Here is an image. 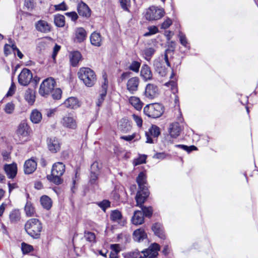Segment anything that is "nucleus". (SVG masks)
I'll return each mask as SVG.
<instances>
[{"instance_id":"f257e3e1","label":"nucleus","mask_w":258,"mask_h":258,"mask_svg":"<svg viewBox=\"0 0 258 258\" xmlns=\"http://www.w3.org/2000/svg\"><path fill=\"white\" fill-rule=\"evenodd\" d=\"M170 51L169 49H166L164 54L160 55L153 61L155 72L161 77L166 75L168 72V68L170 67L168 56V53Z\"/></svg>"},{"instance_id":"f03ea898","label":"nucleus","mask_w":258,"mask_h":258,"mask_svg":"<svg viewBox=\"0 0 258 258\" xmlns=\"http://www.w3.org/2000/svg\"><path fill=\"white\" fill-rule=\"evenodd\" d=\"M26 232L34 238H39L42 229L41 221L37 218H31L28 220L25 225Z\"/></svg>"},{"instance_id":"7ed1b4c3","label":"nucleus","mask_w":258,"mask_h":258,"mask_svg":"<svg viewBox=\"0 0 258 258\" xmlns=\"http://www.w3.org/2000/svg\"><path fill=\"white\" fill-rule=\"evenodd\" d=\"M78 75L79 78L87 87L93 86L96 82V75L94 72L90 68H81L78 73Z\"/></svg>"},{"instance_id":"20e7f679","label":"nucleus","mask_w":258,"mask_h":258,"mask_svg":"<svg viewBox=\"0 0 258 258\" xmlns=\"http://www.w3.org/2000/svg\"><path fill=\"white\" fill-rule=\"evenodd\" d=\"M65 171V165L62 162H57L52 166L51 175H48L47 178L53 183L59 184L61 182L60 177Z\"/></svg>"},{"instance_id":"39448f33","label":"nucleus","mask_w":258,"mask_h":258,"mask_svg":"<svg viewBox=\"0 0 258 258\" xmlns=\"http://www.w3.org/2000/svg\"><path fill=\"white\" fill-rule=\"evenodd\" d=\"M30 129L26 123L23 122L19 124L17 135L18 139H16L18 144H24L30 140Z\"/></svg>"},{"instance_id":"423d86ee","label":"nucleus","mask_w":258,"mask_h":258,"mask_svg":"<svg viewBox=\"0 0 258 258\" xmlns=\"http://www.w3.org/2000/svg\"><path fill=\"white\" fill-rule=\"evenodd\" d=\"M56 82L52 77L48 78L41 83L39 89V93L43 97H47L53 90Z\"/></svg>"},{"instance_id":"0eeeda50","label":"nucleus","mask_w":258,"mask_h":258,"mask_svg":"<svg viewBox=\"0 0 258 258\" xmlns=\"http://www.w3.org/2000/svg\"><path fill=\"white\" fill-rule=\"evenodd\" d=\"M164 13L163 9L151 6L146 10L145 17L148 21L157 20L163 17Z\"/></svg>"},{"instance_id":"6e6552de","label":"nucleus","mask_w":258,"mask_h":258,"mask_svg":"<svg viewBox=\"0 0 258 258\" xmlns=\"http://www.w3.org/2000/svg\"><path fill=\"white\" fill-rule=\"evenodd\" d=\"M61 124L64 128L75 130L77 128V122L76 118L71 114L64 116L61 121Z\"/></svg>"},{"instance_id":"1a4fd4ad","label":"nucleus","mask_w":258,"mask_h":258,"mask_svg":"<svg viewBox=\"0 0 258 258\" xmlns=\"http://www.w3.org/2000/svg\"><path fill=\"white\" fill-rule=\"evenodd\" d=\"M160 249V245L157 243H154L148 248L142 250L141 253L143 254L145 258H158V252Z\"/></svg>"},{"instance_id":"9d476101","label":"nucleus","mask_w":258,"mask_h":258,"mask_svg":"<svg viewBox=\"0 0 258 258\" xmlns=\"http://www.w3.org/2000/svg\"><path fill=\"white\" fill-rule=\"evenodd\" d=\"M147 109L149 112L147 115L152 118L160 117L164 112L162 105L159 103L151 104Z\"/></svg>"},{"instance_id":"9b49d317","label":"nucleus","mask_w":258,"mask_h":258,"mask_svg":"<svg viewBox=\"0 0 258 258\" xmlns=\"http://www.w3.org/2000/svg\"><path fill=\"white\" fill-rule=\"evenodd\" d=\"M32 78L31 72L29 69L25 68L18 76V82L22 86H27L30 83Z\"/></svg>"},{"instance_id":"f8f14e48","label":"nucleus","mask_w":258,"mask_h":258,"mask_svg":"<svg viewBox=\"0 0 258 258\" xmlns=\"http://www.w3.org/2000/svg\"><path fill=\"white\" fill-rule=\"evenodd\" d=\"M160 135V128L155 125H152L151 127L149 129L148 131L146 132L145 133L146 138V143L149 144L154 143V140L152 138V137L153 138H158Z\"/></svg>"},{"instance_id":"ddd939ff","label":"nucleus","mask_w":258,"mask_h":258,"mask_svg":"<svg viewBox=\"0 0 258 258\" xmlns=\"http://www.w3.org/2000/svg\"><path fill=\"white\" fill-rule=\"evenodd\" d=\"M140 190L136 196L137 206L142 205L149 195V191L146 185L140 187Z\"/></svg>"},{"instance_id":"4468645a","label":"nucleus","mask_w":258,"mask_h":258,"mask_svg":"<svg viewBox=\"0 0 258 258\" xmlns=\"http://www.w3.org/2000/svg\"><path fill=\"white\" fill-rule=\"evenodd\" d=\"M103 78L104 82L102 83L101 86V91L99 95V97L98 98L96 102V105L99 107L101 105L102 102L104 100V98L106 95L107 90L108 88V80L106 74L103 75Z\"/></svg>"},{"instance_id":"2eb2a0df","label":"nucleus","mask_w":258,"mask_h":258,"mask_svg":"<svg viewBox=\"0 0 258 258\" xmlns=\"http://www.w3.org/2000/svg\"><path fill=\"white\" fill-rule=\"evenodd\" d=\"M140 79L138 77H134L128 80L126 83V89L132 94H134L138 90Z\"/></svg>"},{"instance_id":"dca6fc26","label":"nucleus","mask_w":258,"mask_h":258,"mask_svg":"<svg viewBox=\"0 0 258 258\" xmlns=\"http://www.w3.org/2000/svg\"><path fill=\"white\" fill-rule=\"evenodd\" d=\"M159 94V90L158 87L153 84H148L147 85L145 91V96L150 99H152L156 97Z\"/></svg>"},{"instance_id":"f3484780","label":"nucleus","mask_w":258,"mask_h":258,"mask_svg":"<svg viewBox=\"0 0 258 258\" xmlns=\"http://www.w3.org/2000/svg\"><path fill=\"white\" fill-rule=\"evenodd\" d=\"M48 150L53 153H55L60 150V144L59 141L55 137H51L47 140Z\"/></svg>"},{"instance_id":"a211bd4d","label":"nucleus","mask_w":258,"mask_h":258,"mask_svg":"<svg viewBox=\"0 0 258 258\" xmlns=\"http://www.w3.org/2000/svg\"><path fill=\"white\" fill-rule=\"evenodd\" d=\"M65 107L69 109H76L80 106L81 102L75 97L67 98L62 104Z\"/></svg>"},{"instance_id":"6ab92c4d","label":"nucleus","mask_w":258,"mask_h":258,"mask_svg":"<svg viewBox=\"0 0 258 258\" xmlns=\"http://www.w3.org/2000/svg\"><path fill=\"white\" fill-rule=\"evenodd\" d=\"M36 168V162L34 159H30L25 161L24 165V171L25 173L29 174L34 172Z\"/></svg>"},{"instance_id":"aec40b11","label":"nucleus","mask_w":258,"mask_h":258,"mask_svg":"<svg viewBox=\"0 0 258 258\" xmlns=\"http://www.w3.org/2000/svg\"><path fill=\"white\" fill-rule=\"evenodd\" d=\"M181 130V127L178 122L171 123L168 128L170 136L173 138H176L178 137Z\"/></svg>"},{"instance_id":"412c9836","label":"nucleus","mask_w":258,"mask_h":258,"mask_svg":"<svg viewBox=\"0 0 258 258\" xmlns=\"http://www.w3.org/2000/svg\"><path fill=\"white\" fill-rule=\"evenodd\" d=\"M87 37V32L82 27L76 28L75 31L74 41L76 42L81 43L83 42Z\"/></svg>"},{"instance_id":"4be33fe9","label":"nucleus","mask_w":258,"mask_h":258,"mask_svg":"<svg viewBox=\"0 0 258 258\" xmlns=\"http://www.w3.org/2000/svg\"><path fill=\"white\" fill-rule=\"evenodd\" d=\"M77 10L80 16L88 18L91 15V10L89 7L84 3H79L77 7Z\"/></svg>"},{"instance_id":"5701e85b","label":"nucleus","mask_w":258,"mask_h":258,"mask_svg":"<svg viewBox=\"0 0 258 258\" xmlns=\"http://www.w3.org/2000/svg\"><path fill=\"white\" fill-rule=\"evenodd\" d=\"M36 29L42 33H46L50 31V25L44 20H39L35 23Z\"/></svg>"},{"instance_id":"b1692460","label":"nucleus","mask_w":258,"mask_h":258,"mask_svg":"<svg viewBox=\"0 0 258 258\" xmlns=\"http://www.w3.org/2000/svg\"><path fill=\"white\" fill-rule=\"evenodd\" d=\"M4 169L9 178H13L16 176L17 173V166L16 163L6 164Z\"/></svg>"},{"instance_id":"393cba45","label":"nucleus","mask_w":258,"mask_h":258,"mask_svg":"<svg viewBox=\"0 0 258 258\" xmlns=\"http://www.w3.org/2000/svg\"><path fill=\"white\" fill-rule=\"evenodd\" d=\"M141 76L145 81L150 80L152 78V73L150 68L146 64L142 66L141 70Z\"/></svg>"},{"instance_id":"a878e982","label":"nucleus","mask_w":258,"mask_h":258,"mask_svg":"<svg viewBox=\"0 0 258 258\" xmlns=\"http://www.w3.org/2000/svg\"><path fill=\"white\" fill-rule=\"evenodd\" d=\"M147 238V235L144 229L140 228L134 232L133 238L135 241L141 242Z\"/></svg>"},{"instance_id":"bb28decb","label":"nucleus","mask_w":258,"mask_h":258,"mask_svg":"<svg viewBox=\"0 0 258 258\" xmlns=\"http://www.w3.org/2000/svg\"><path fill=\"white\" fill-rule=\"evenodd\" d=\"M82 55L78 51H74L71 53L70 55V62L72 66L76 67L81 60Z\"/></svg>"},{"instance_id":"cd10ccee","label":"nucleus","mask_w":258,"mask_h":258,"mask_svg":"<svg viewBox=\"0 0 258 258\" xmlns=\"http://www.w3.org/2000/svg\"><path fill=\"white\" fill-rule=\"evenodd\" d=\"M156 51L153 47H146L142 51V55L147 61H150Z\"/></svg>"},{"instance_id":"c85d7f7f","label":"nucleus","mask_w":258,"mask_h":258,"mask_svg":"<svg viewBox=\"0 0 258 258\" xmlns=\"http://www.w3.org/2000/svg\"><path fill=\"white\" fill-rule=\"evenodd\" d=\"M152 229L155 234L159 238L161 239H164L165 238L163 228L160 223H156L154 224L152 227Z\"/></svg>"},{"instance_id":"c756f323","label":"nucleus","mask_w":258,"mask_h":258,"mask_svg":"<svg viewBox=\"0 0 258 258\" xmlns=\"http://www.w3.org/2000/svg\"><path fill=\"white\" fill-rule=\"evenodd\" d=\"M132 222L135 225H140L144 222V216L143 213L140 211L134 212V215L132 219Z\"/></svg>"},{"instance_id":"7c9ffc66","label":"nucleus","mask_w":258,"mask_h":258,"mask_svg":"<svg viewBox=\"0 0 258 258\" xmlns=\"http://www.w3.org/2000/svg\"><path fill=\"white\" fill-rule=\"evenodd\" d=\"M91 44L96 46H100L102 43V38L100 33L93 32L90 36Z\"/></svg>"},{"instance_id":"2f4dec72","label":"nucleus","mask_w":258,"mask_h":258,"mask_svg":"<svg viewBox=\"0 0 258 258\" xmlns=\"http://www.w3.org/2000/svg\"><path fill=\"white\" fill-rule=\"evenodd\" d=\"M42 114L37 109H34L30 114V120L34 123H39L42 119Z\"/></svg>"},{"instance_id":"473e14b6","label":"nucleus","mask_w":258,"mask_h":258,"mask_svg":"<svg viewBox=\"0 0 258 258\" xmlns=\"http://www.w3.org/2000/svg\"><path fill=\"white\" fill-rule=\"evenodd\" d=\"M21 214L19 210H13L9 214L10 221L12 223H15L20 221Z\"/></svg>"},{"instance_id":"72a5a7b5","label":"nucleus","mask_w":258,"mask_h":258,"mask_svg":"<svg viewBox=\"0 0 258 258\" xmlns=\"http://www.w3.org/2000/svg\"><path fill=\"white\" fill-rule=\"evenodd\" d=\"M40 203L42 206L46 210H49L52 207V201L47 196H43L40 198Z\"/></svg>"},{"instance_id":"f704fd0d","label":"nucleus","mask_w":258,"mask_h":258,"mask_svg":"<svg viewBox=\"0 0 258 258\" xmlns=\"http://www.w3.org/2000/svg\"><path fill=\"white\" fill-rule=\"evenodd\" d=\"M129 102L137 110H140L142 109L143 104L139 98L135 96L131 97Z\"/></svg>"},{"instance_id":"c9c22d12","label":"nucleus","mask_w":258,"mask_h":258,"mask_svg":"<svg viewBox=\"0 0 258 258\" xmlns=\"http://www.w3.org/2000/svg\"><path fill=\"white\" fill-rule=\"evenodd\" d=\"M35 93L31 89H28L25 94V99L29 104H33L35 101Z\"/></svg>"},{"instance_id":"e433bc0d","label":"nucleus","mask_w":258,"mask_h":258,"mask_svg":"<svg viewBox=\"0 0 258 258\" xmlns=\"http://www.w3.org/2000/svg\"><path fill=\"white\" fill-rule=\"evenodd\" d=\"M122 218L121 212L118 210H113L110 214V219L114 222L119 223Z\"/></svg>"},{"instance_id":"4c0bfd02","label":"nucleus","mask_w":258,"mask_h":258,"mask_svg":"<svg viewBox=\"0 0 258 258\" xmlns=\"http://www.w3.org/2000/svg\"><path fill=\"white\" fill-rule=\"evenodd\" d=\"M54 22L57 27H63L65 24V18L63 15H56L54 16Z\"/></svg>"},{"instance_id":"58836bf2","label":"nucleus","mask_w":258,"mask_h":258,"mask_svg":"<svg viewBox=\"0 0 258 258\" xmlns=\"http://www.w3.org/2000/svg\"><path fill=\"white\" fill-rule=\"evenodd\" d=\"M147 177L146 174L144 172H141L139 173L138 176L137 178V182L140 187H143V186L146 185L147 184Z\"/></svg>"},{"instance_id":"ea45409f","label":"nucleus","mask_w":258,"mask_h":258,"mask_svg":"<svg viewBox=\"0 0 258 258\" xmlns=\"http://www.w3.org/2000/svg\"><path fill=\"white\" fill-rule=\"evenodd\" d=\"M25 211L27 216L32 217L34 215L35 211L34 208L30 202H27L25 207Z\"/></svg>"},{"instance_id":"a19ab883","label":"nucleus","mask_w":258,"mask_h":258,"mask_svg":"<svg viewBox=\"0 0 258 258\" xmlns=\"http://www.w3.org/2000/svg\"><path fill=\"white\" fill-rule=\"evenodd\" d=\"M178 36L181 45L189 49L190 48V46L185 34H183L182 32L180 31Z\"/></svg>"},{"instance_id":"79ce46f5","label":"nucleus","mask_w":258,"mask_h":258,"mask_svg":"<svg viewBox=\"0 0 258 258\" xmlns=\"http://www.w3.org/2000/svg\"><path fill=\"white\" fill-rule=\"evenodd\" d=\"M84 236L85 239L90 242L95 243L96 242V236L93 232L85 231Z\"/></svg>"},{"instance_id":"37998d69","label":"nucleus","mask_w":258,"mask_h":258,"mask_svg":"<svg viewBox=\"0 0 258 258\" xmlns=\"http://www.w3.org/2000/svg\"><path fill=\"white\" fill-rule=\"evenodd\" d=\"M21 250L23 254H27L33 250V247L32 245L22 242L21 244Z\"/></svg>"},{"instance_id":"c03bdc74","label":"nucleus","mask_w":258,"mask_h":258,"mask_svg":"<svg viewBox=\"0 0 258 258\" xmlns=\"http://www.w3.org/2000/svg\"><path fill=\"white\" fill-rule=\"evenodd\" d=\"M4 109L7 114H11L13 113L14 111L15 105L12 102H8L5 105Z\"/></svg>"},{"instance_id":"a18cd8bd","label":"nucleus","mask_w":258,"mask_h":258,"mask_svg":"<svg viewBox=\"0 0 258 258\" xmlns=\"http://www.w3.org/2000/svg\"><path fill=\"white\" fill-rule=\"evenodd\" d=\"M52 93V97L55 100H58L61 98L62 91L59 88L53 89V90L51 92Z\"/></svg>"},{"instance_id":"49530a36","label":"nucleus","mask_w":258,"mask_h":258,"mask_svg":"<svg viewBox=\"0 0 258 258\" xmlns=\"http://www.w3.org/2000/svg\"><path fill=\"white\" fill-rule=\"evenodd\" d=\"M175 146L177 148H179L184 151H186L188 153H189L190 152L194 150H196L197 149V147L195 146H190L188 147L184 145H176Z\"/></svg>"},{"instance_id":"de8ad7c7","label":"nucleus","mask_w":258,"mask_h":258,"mask_svg":"<svg viewBox=\"0 0 258 258\" xmlns=\"http://www.w3.org/2000/svg\"><path fill=\"white\" fill-rule=\"evenodd\" d=\"M141 66V63L138 61H133L129 67L130 70L135 72H138Z\"/></svg>"},{"instance_id":"09e8293b","label":"nucleus","mask_w":258,"mask_h":258,"mask_svg":"<svg viewBox=\"0 0 258 258\" xmlns=\"http://www.w3.org/2000/svg\"><path fill=\"white\" fill-rule=\"evenodd\" d=\"M119 3L122 9L124 11H129V8L131 6V0H119Z\"/></svg>"},{"instance_id":"8fccbe9b","label":"nucleus","mask_w":258,"mask_h":258,"mask_svg":"<svg viewBox=\"0 0 258 258\" xmlns=\"http://www.w3.org/2000/svg\"><path fill=\"white\" fill-rule=\"evenodd\" d=\"M146 156L145 155H141L139 157L134 160L133 164L134 166H137L146 162Z\"/></svg>"},{"instance_id":"3c124183","label":"nucleus","mask_w":258,"mask_h":258,"mask_svg":"<svg viewBox=\"0 0 258 258\" xmlns=\"http://www.w3.org/2000/svg\"><path fill=\"white\" fill-rule=\"evenodd\" d=\"M139 206L142 208L143 213V216L145 215L146 217H150L152 216L153 210L151 207H142V205H139Z\"/></svg>"},{"instance_id":"603ef678","label":"nucleus","mask_w":258,"mask_h":258,"mask_svg":"<svg viewBox=\"0 0 258 258\" xmlns=\"http://www.w3.org/2000/svg\"><path fill=\"white\" fill-rule=\"evenodd\" d=\"M148 30L149 31L148 32H146L144 34V36L148 37L152 35L155 34L158 32V29L156 26L149 27Z\"/></svg>"},{"instance_id":"864d4df0","label":"nucleus","mask_w":258,"mask_h":258,"mask_svg":"<svg viewBox=\"0 0 258 258\" xmlns=\"http://www.w3.org/2000/svg\"><path fill=\"white\" fill-rule=\"evenodd\" d=\"M165 85L167 87H170L172 92L175 94L177 92V84L174 81H169L165 84Z\"/></svg>"},{"instance_id":"5fc2aeb1","label":"nucleus","mask_w":258,"mask_h":258,"mask_svg":"<svg viewBox=\"0 0 258 258\" xmlns=\"http://www.w3.org/2000/svg\"><path fill=\"white\" fill-rule=\"evenodd\" d=\"M110 203L108 200H103L98 203V206L105 211L106 209L110 207Z\"/></svg>"},{"instance_id":"6e6d98bb","label":"nucleus","mask_w":258,"mask_h":258,"mask_svg":"<svg viewBox=\"0 0 258 258\" xmlns=\"http://www.w3.org/2000/svg\"><path fill=\"white\" fill-rule=\"evenodd\" d=\"M172 22L169 18H167L161 25V28L166 29L170 27L172 24Z\"/></svg>"},{"instance_id":"4d7b16f0","label":"nucleus","mask_w":258,"mask_h":258,"mask_svg":"<svg viewBox=\"0 0 258 258\" xmlns=\"http://www.w3.org/2000/svg\"><path fill=\"white\" fill-rule=\"evenodd\" d=\"M133 118L138 127H140L142 126L143 120L140 116L136 114H133Z\"/></svg>"},{"instance_id":"13d9d810","label":"nucleus","mask_w":258,"mask_h":258,"mask_svg":"<svg viewBox=\"0 0 258 258\" xmlns=\"http://www.w3.org/2000/svg\"><path fill=\"white\" fill-rule=\"evenodd\" d=\"M167 156V155L164 152L157 153L153 156V158L163 160L166 158Z\"/></svg>"},{"instance_id":"bf43d9fd","label":"nucleus","mask_w":258,"mask_h":258,"mask_svg":"<svg viewBox=\"0 0 258 258\" xmlns=\"http://www.w3.org/2000/svg\"><path fill=\"white\" fill-rule=\"evenodd\" d=\"M66 15L73 21L77 20L78 18L77 14L75 12L66 13Z\"/></svg>"},{"instance_id":"052dcab7","label":"nucleus","mask_w":258,"mask_h":258,"mask_svg":"<svg viewBox=\"0 0 258 258\" xmlns=\"http://www.w3.org/2000/svg\"><path fill=\"white\" fill-rule=\"evenodd\" d=\"M56 112V108L46 109L45 110V114L48 117L53 116Z\"/></svg>"},{"instance_id":"680f3d73","label":"nucleus","mask_w":258,"mask_h":258,"mask_svg":"<svg viewBox=\"0 0 258 258\" xmlns=\"http://www.w3.org/2000/svg\"><path fill=\"white\" fill-rule=\"evenodd\" d=\"M55 10L57 11H65L67 10V7L64 2L58 5L54 6Z\"/></svg>"},{"instance_id":"e2e57ef3","label":"nucleus","mask_w":258,"mask_h":258,"mask_svg":"<svg viewBox=\"0 0 258 258\" xmlns=\"http://www.w3.org/2000/svg\"><path fill=\"white\" fill-rule=\"evenodd\" d=\"M137 135L136 133H134L131 135L121 136L120 138L126 141H131L136 137Z\"/></svg>"},{"instance_id":"0e129e2a","label":"nucleus","mask_w":258,"mask_h":258,"mask_svg":"<svg viewBox=\"0 0 258 258\" xmlns=\"http://www.w3.org/2000/svg\"><path fill=\"white\" fill-rule=\"evenodd\" d=\"M60 49V46L57 44H56L55 45V46L54 47L53 49V53L52 54V58L53 61L55 60V58H56V55H57L58 52L59 51Z\"/></svg>"},{"instance_id":"69168bd1","label":"nucleus","mask_w":258,"mask_h":258,"mask_svg":"<svg viewBox=\"0 0 258 258\" xmlns=\"http://www.w3.org/2000/svg\"><path fill=\"white\" fill-rule=\"evenodd\" d=\"M98 173L94 171H91L90 182L92 184L95 183L98 178Z\"/></svg>"},{"instance_id":"338daca9","label":"nucleus","mask_w":258,"mask_h":258,"mask_svg":"<svg viewBox=\"0 0 258 258\" xmlns=\"http://www.w3.org/2000/svg\"><path fill=\"white\" fill-rule=\"evenodd\" d=\"M91 171H94L99 173V164L98 162H94L91 166Z\"/></svg>"},{"instance_id":"774afa93","label":"nucleus","mask_w":258,"mask_h":258,"mask_svg":"<svg viewBox=\"0 0 258 258\" xmlns=\"http://www.w3.org/2000/svg\"><path fill=\"white\" fill-rule=\"evenodd\" d=\"M25 6L28 9H32L33 7V0H25Z\"/></svg>"}]
</instances>
